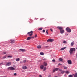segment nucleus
<instances>
[{"label": "nucleus", "mask_w": 77, "mask_h": 77, "mask_svg": "<svg viewBox=\"0 0 77 77\" xmlns=\"http://www.w3.org/2000/svg\"><path fill=\"white\" fill-rule=\"evenodd\" d=\"M58 70H59V68H55L53 70V72H54L55 71H57Z\"/></svg>", "instance_id": "nucleus-8"}, {"label": "nucleus", "mask_w": 77, "mask_h": 77, "mask_svg": "<svg viewBox=\"0 0 77 77\" xmlns=\"http://www.w3.org/2000/svg\"><path fill=\"white\" fill-rule=\"evenodd\" d=\"M58 65H62V64H60V63H59V64H58Z\"/></svg>", "instance_id": "nucleus-44"}, {"label": "nucleus", "mask_w": 77, "mask_h": 77, "mask_svg": "<svg viewBox=\"0 0 77 77\" xmlns=\"http://www.w3.org/2000/svg\"><path fill=\"white\" fill-rule=\"evenodd\" d=\"M6 56H4L3 57V59H6Z\"/></svg>", "instance_id": "nucleus-28"}, {"label": "nucleus", "mask_w": 77, "mask_h": 77, "mask_svg": "<svg viewBox=\"0 0 77 77\" xmlns=\"http://www.w3.org/2000/svg\"><path fill=\"white\" fill-rule=\"evenodd\" d=\"M45 70H46V67H45L44 68L43 71H45Z\"/></svg>", "instance_id": "nucleus-31"}, {"label": "nucleus", "mask_w": 77, "mask_h": 77, "mask_svg": "<svg viewBox=\"0 0 77 77\" xmlns=\"http://www.w3.org/2000/svg\"><path fill=\"white\" fill-rule=\"evenodd\" d=\"M67 62L69 64L71 65L72 64V62H71V60H69L67 61Z\"/></svg>", "instance_id": "nucleus-7"}, {"label": "nucleus", "mask_w": 77, "mask_h": 77, "mask_svg": "<svg viewBox=\"0 0 77 77\" xmlns=\"http://www.w3.org/2000/svg\"><path fill=\"white\" fill-rule=\"evenodd\" d=\"M46 32L47 34H48V30H47L46 31Z\"/></svg>", "instance_id": "nucleus-34"}, {"label": "nucleus", "mask_w": 77, "mask_h": 77, "mask_svg": "<svg viewBox=\"0 0 77 77\" xmlns=\"http://www.w3.org/2000/svg\"><path fill=\"white\" fill-rule=\"evenodd\" d=\"M63 43L64 44H67V42L66 41H64Z\"/></svg>", "instance_id": "nucleus-27"}, {"label": "nucleus", "mask_w": 77, "mask_h": 77, "mask_svg": "<svg viewBox=\"0 0 77 77\" xmlns=\"http://www.w3.org/2000/svg\"><path fill=\"white\" fill-rule=\"evenodd\" d=\"M59 71H60L61 72L62 71V70L61 69H60Z\"/></svg>", "instance_id": "nucleus-42"}, {"label": "nucleus", "mask_w": 77, "mask_h": 77, "mask_svg": "<svg viewBox=\"0 0 77 77\" xmlns=\"http://www.w3.org/2000/svg\"><path fill=\"white\" fill-rule=\"evenodd\" d=\"M65 72V71H62L61 73H62V74H63V73H64Z\"/></svg>", "instance_id": "nucleus-24"}, {"label": "nucleus", "mask_w": 77, "mask_h": 77, "mask_svg": "<svg viewBox=\"0 0 77 77\" xmlns=\"http://www.w3.org/2000/svg\"><path fill=\"white\" fill-rule=\"evenodd\" d=\"M57 28L59 29L60 31V33L63 34L64 33V30L63 29V28L60 26H58Z\"/></svg>", "instance_id": "nucleus-1"}, {"label": "nucleus", "mask_w": 77, "mask_h": 77, "mask_svg": "<svg viewBox=\"0 0 77 77\" xmlns=\"http://www.w3.org/2000/svg\"><path fill=\"white\" fill-rule=\"evenodd\" d=\"M66 30L67 31V32H68L69 33H70L71 32V29H70L68 27H67L66 29Z\"/></svg>", "instance_id": "nucleus-3"}, {"label": "nucleus", "mask_w": 77, "mask_h": 77, "mask_svg": "<svg viewBox=\"0 0 77 77\" xmlns=\"http://www.w3.org/2000/svg\"><path fill=\"white\" fill-rule=\"evenodd\" d=\"M14 75H17V73H14Z\"/></svg>", "instance_id": "nucleus-43"}, {"label": "nucleus", "mask_w": 77, "mask_h": 77, "mask_svg": "<svg viewBox=\"0 0 77 77\" xmlns=\"http://www.w3.org/2000/svg\"><path fill=\"white\" fill-rule=\"evenodd\" d=\"M55 61H56L55 59H54L52 60V62H55Z\"/></svg>", "instance_id": "nucleus-29"}, {"label": "nucleus", "mask_w": 77, "mask_h": 77, "mask_svg": "<svg viewBox=\"0 0 77 77\" xmlns=\"http://www.w3.org/2000/svg\"><path fill=\"white\" fill-rule=\"evenodd\" d=\"M0 58H1V57H0Z\"/></svg>", "instance_id": "nucleus-48"}, {"label": "nucleus", "mask_w": 77, "mask_h": 77, "mask_svg": "<svg viewBox=\"0 0 77 77\" xmlns=\"http://www.w3.org/2000/svg\"><path fill=\"white\" fill-rule=\"evenodd\" d=\"M76 57H77V54H76Z\"/></svg>", "instance_id": "nucleus-46"}, {"label": "nucleus", "mask_w": 77, "mask_h": 77, "mask_svg": "<svg viewBox=\"0 0 77 77\" xmlns=\"http://www.w3.org/2000/svg\"><path fill=\"white\" fill-rule=\"evenodd\" d=\"M75 51V49L74 48H70V50H69V53L70 54H72L73 53V51Z\"/></svg>", "instance_id": "nucleus-2"}, {"label": "nucleus", "mask_w": 77, "mask_h": 77, "mask_svg": "<svg viewBox=\"0 0 77 77\" xmlns=\"http://www.w3.org/2000/svg\"><path fill=\"white\" fill-rule=\"evenodd\" d=\"M31 38H34V37H32Z\"/></svg>", "instance_id": "nucleus-45"}, {"label": "nucleus", "mask_w": 77, "mask_h": 77, "mask_svg": "<svg viewBox=\"0 0 77 77\" xmlns=\"http://www.w3.org/2000/svg\"><path fill=\"white\" fill-rule=\"evenodd\" d=\"M40 55H44V53L43 52H41L40 53Z\"/></svg>", "instance_id": "nucleus-22"}, {"label": "nucleus", "mask_w": 77, "mask_h": 77, "mask_svg": "<svg viewBox=\"0 0 77 77\" xmlns=\"http://www.w3.org/2000/svg\"><path fill=\"white\" fill-rule=\"evenodd\" d=\"M51 75H48V77H51Z\"/></svg>", "instance_id": "nucleus-38"}, {"label": "nucleus", "mask_w": 77, "mask_h": 77, "mask_svg": "<svg viewBox=\"0 0 77 77\" xmlns=\"http://www.w3.org/2000/svg\"><path fill=\"white\" fill-rule=\"evenodd\" d=\"M66 48V47H65L64 48H63L60 49V50H61V51H62L65 50V48Z\"/></svg>", "instance_id": "nucleus-12"}, {"label": "nucleus", "mask_w": 77, "mask_h": 77, "mask_svg": "<svg viewBox=\"0 0 77 77\" xmlns=\"http://www.w3.org/2000/svg\"><path fill=\"white\" fill-rule=\"evenodd\" d=\"M11 44H14V43L15 42V40H11Z\"/></svg>", "instance_id": "nucleus-10"}, {"label": "nucleus", "mask_w": 77, "mask_h": 77, "mask_svg": "<svg viewBox=\"0 0 77 77\" xmlns=\"http://www.w3.org/2000/svg\"><path fill=\"white\" fill-rule=\"evenodd\" d=\"M47 42H53L54 41V39L51 38H49L47 40Z\"/></svg>", "instance_id": "nucleus-6"}, {"label": "nucleus", "mask_w": 77, "mask_h": 77, "mask_svg": "<svg viewBox=\"0 0 77 77\" xmlns=\"http://www.w3.org/2000/svg\"><path fill=\"white\" fill-rule=\"evenodd\" d=\"M66 74H69V71H66L65 72Z\"/></svg>", "instance_id": "nucleus-21"}, {"label": "nucleus", "mask_w": 77, "mask_h": 77, "mask_svg": "<svg viewBox=\"0 0 77 77\" xmlns=\"http://www.w3.org/2000/svg\"><path fill=\"white\" fill-rule=\"evenodd\" d=\"M20 59L19 58H16V60L17 62H18V61H19L20 60Z\"/></svg>", "instance_id": "nucleus-19"}, {"label": "nucleus", "mask_w": 77, "mask_h": 77, "mask_svg": "<svg viewBox=\"0 0 77 77\" xmlns=\"http://www.w3.org/2000/svg\"><path fill=\"white\" fill-rule=\"evenodd\" d=\"M44 66H46L47 65V63H45V64H44Z\"/></svg>", "instance_id": "nucleus-33"}, {"label": "nucleus", "mask_w": 77, "mask_h": 77, "mask_svg": "<svg viewBox=\"0 0 77 77\" xmlns=\"http://www.w3.org/2000/svg\"><path fill=\"white\" fill-rule=\"evenodd\" d=\"M39 77H42V75H39Z\"/></svg>", "instance_id": "nucleus-40"}, {"label": "nucleus", "mask_w": 77, "mask_h": 77, "mask_svg": "<svg viewBox=\"0 0 77 77\" xmlns=\"http://www.w3.org/2000/svg\"><path fill=\"white\" fill-rule=\"evenodd\" d=\"M73 77V75H69V77Z\"/></svg>", "instance_id": "nucleus-25"}, {"label": "nucleus", "mask_w": 77, "mask_h": 77, "mask_svg": "<svg viewBox=\"0 0 77 77\" xmlns=\"http://www.w3.org/2000/svg\"><path fill=\"white\" fill-rule=\"evenodd\" d=\"M42 30V28H39L38 29V30Z\"/></svg>", "instance_id": "nucleus-26"}, {"label": "nucleus", "mask_w": 77, "mask_h": 77, "mask_svg": "<svg viewBox=\"0 0 77 77\" xmlns=\"http://www.w3.org/2000/svg\"><path fill=\"white\" fill-rule=\"evenodd\" d=\"M67 35H68V34H67Z\"/></svg>", "instance_id": "nucleus-49"}, {"label": "nucleus", "mask_w": 77, "mask_h": 77, "mask_svg": "<svg viewBox=\"0 0 77 77\" xmlns=\"http://www.w3.org/2000/svg\"><path fill=\"white\" fill-rule=\"evenodd\" d=\"M59 61H62L63 60V59H62V58H60L59 59Z\"/></svg>", "instance_id": "nucleus-23"}, {"label": "nucleus", "mask_w": 77, "mask_h": 77, "mask_svg": "<svg viewBox=\"0 0 77 77\" xmlns=\"http://www.w3.org/2000/svg\"><path fill=\"white\" fill-rule=\"evenodd\" d=\"M37 34H35V38L36 37H37Z\"/></svg>", "instance_id": "nucleus-39"}, {"label": "nucleus", "mask_w": 77, "mask_h": 77, "mask_svg": "<svg viewBox=\"0 0 77 77\" xmlns=\"http://www.w3.org/2000/svg\"><path fill=\"white\" fill-rule=\"evenodd\" d=\"M3 53L4 54H6V52H3Z\"/></svg>", "instance_id": "nucleus-41"}, {"label": "nucleus", "mask_w": 77, "mask_h": 77, "mask_svg": "<svg viewBox=\"0 0 77 77\" xmlns=\"http://www.w3.org/2000/svg\"><path fill=\"white\" fill-rule=\"evenodd\" d=\"M64 67V69H68V67L66 66H63Z\"/></svg>", "instance_id": "nucleus-20"}, {"label": "nucleus", "mask_w": 77, "mask_h": 77, "mask_svg": "<svg viewBox=\"0 0 77 77\" xmlns=\"http://www.w3.org/2000/svg\"><path fill=\"white\" fill-rule=\"evenodd\" d=\"M31 38V37H28L27 38V40L28 41H29V40H30V39Z\"/></svg>", "instance_id": "nucleus-16"}, {"label": "nucleus", "mask_w": 77, "mask_h": 77, "mask_svg": "<svg viewBox=\"0 0 77 77\" xmlns=\"http://www.w3.org/2000/svg\"><path fill=\"white\" fill-rule=\"evenodd\" d=\"M74 77H77V73H75V74H73Z\"/></svg>", "instance_id": "nucleus-18"}, {"label": "nucleus", "mask_w": 77, "mask_h": 77, "mask_svg": "<svg viewBox=\"0 0 77 77\" xmlns=\"http://www.w3.org/2000/svg\"><path fill=\"white\" fill-rule=\"evenodd\" d=\"M8 69L9 70H11V71H13L14 70H15V69L14 68L11 66L8 67Z\"/></svg>", "instance_id": "nucleus-4"}, {"label": "nucleus", "mask_w": 77, "mask_h": 77, "mask_svg": "<svg viewBox=\"0 0 77 77\" xmlns=\"http://www.w3.org/2000/svg\"><path fill=\"white\" fill-rule=\"evenodd\" d=\"M50 30L51 31V32H53V29H50Z\"/></svg>", "instance_id": "nucleus-35"}, {"label": "nucleus", "mask_w": 77, "mask_h": 77, "mask_svg": "<svg viewBox=\"0 0 77 77\" xmlns=\"http://www.w3.org/2000/svg\"><path fill=\"white\" fill-rule=\"evenodd\" d=\"M27 35H29V36H31L33 35V31H31L28 32Z\"/></svg>", "instance_id": "nucleus-5"}, {"label": "nucleus", "mask_w": 77, "mask_h": 77, "mask_svg": "<svg viewBox=\"0 0 77 77\" xmlns=\"http://www.w3.org/2000/svg\"><path fill=\"white\" fill-rule=\"evenodd\" d=\"M43 33H44V32H45V30H43Z\"/></svg>", "instance_id": "nucleus-36"}, {"label": "nucleus", "mask_w": 77, "mask_h": 77, "mask_svg": "<svg viewBox=\"0 0 77 77\" xmlns=\"http://www.w3.org/2000/svg\"><path fill=\"white\" fill-rule=\"evenodd\" d=\"M11 65V62H9L8 63L6 64V65L7 66H10V65Z\"/></svg>", "instance_id": "nucleus-9"}, {"label": "nucleus", "mask_w": 77, "mask_h": 77, "mask_svg": "<svg viewBox=\"0 0 77 77\" xmlns=\"http://www.w3.org/2000/svg\"><path fill=\"white\" fill-rule=\"evenodd\" d=\"M26 62V60H24L23 61V62H22V63H25V62Z\"/></svg>", "instance_id": "nucleus-30"}, {"label": "nucleus", "mask_w": 77, "mask_h": 77, "mask_svg": "<svg viewBox=\"0 0 77 77\" xmlns=\"http://www.w3.org/2000/svg\"><path fill=\"white\" fill-rule=\"evenodd\" d=\"M71 46H73L74 45V41H73L71 44Z\"/></svg>", "instance_id": "nucleus-17"}, {"label": "nucleus", "mask_w": 77, "mask_h": 77, "mask_svg": "<svg viewBox=\"0 0 77 77\" xmlns=\"http://www.w3.org/2000/svg\"><path fill=\"white\" fill-rule=\"evenodd\" d=\"M12 56H8L7 57H10V58H11V57H12Z\"/></svg>", "instance_id": "nucleus-32"}, {"label": "nucleus", "mask_w": 77, "mask_h": 77, "mask_svg": "<svg viewBox=\"0 0 77 77\" xmlns=\"http://www.w3.org/2000/svg\"><path fill=\"white\" fill-rule=\"evenodd\" d=\"M20 50L23 52L26 51V50L25 49H20Z\"/></svg>", "instance_id": "nucleus-13"}, {"label": "nucleus", "mask_w": 77, "mask_h": 77, "mask_svg": "<svg viewBox=\"0 0 77 77\" xmlns=\"http://www.w3.org/2000/svg\"><path fill=\"white\" fill-rule=\"evenodd\" d=\"M44 67V65H42V66H40V68L41 69H43Z\"/></svg>", "instance_id": "nucleus-14"}, {"label": "nucleus", "mask_w": 77, "mask_h": 77, "mask_svg": "<svg viewBox=\"0 0 77 77\" xmlns=\"http://www.w3.org/2000/svg\"><path fill=\"white\" fill-rule=\"evenodd\" d=\"M22 68L23 69H27V67L26 66H24L22 67Z\"/></svg>", "instance_id": "nucleus-11"}, {"label": "nucleus", "mask_w": 77, "mask_h": 77, "mask_svg": "<svg viewBox=\"0 0 77 77\" xmlns=\"http://www.w3.org/2000/svg\"><path fill=\"white\" fill-rule=\"evenodd\" d=\"M76 50H77V48H76Z\"/></svg>", "instance_id": "nucleus-47"}, {"label": "nucleus", "mask_w": 77, "mask_h": 77, "mask_svg": "<svg viewBox=\"0 0 77 77\" xmlns=\"http://www.w3.org/2000/svg\"><path fill=\"white\" fill-rule=\"evenodd\" d=\"M37 48L38 49L41 48V46L39 45L37 47Z\"/></svg>", "instance_id": "nucleus-15"}, {"label": "nucleus", "mask_w": 77, "mask_h": 77, "mask_svg": "<svg viewBox=\"0 0 77 77\" xmlns=\"http://www.w3.org/2000/svg\"><path fill=\"white\" fill-rule=\"evenodd\" d=\"M2 64H3V62L0 63V65H2Z\"/></svg>", "instance_id": "nucleus-37"}]
</instances>
